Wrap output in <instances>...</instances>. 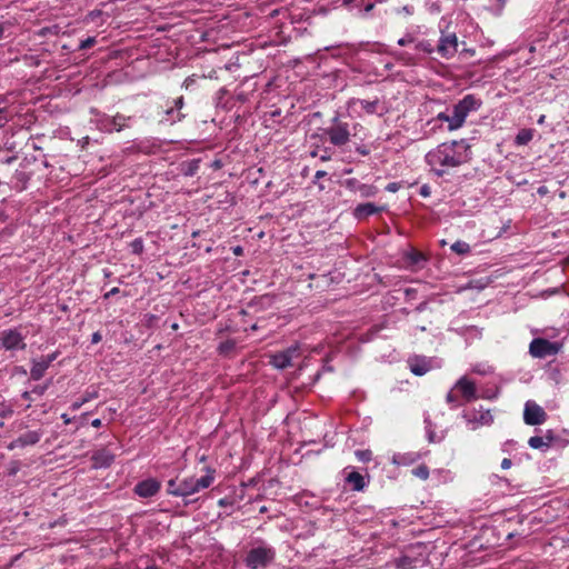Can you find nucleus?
Instances as JSON below:
<instances>
[{
    "label": "nucleus",
    "mask_w": 569,
    "mask_h": 569,
    "mask_svg": "<svg viewBox=\"0 0 569 569\" xmlns=\"http://www.w3.org/2000/svg\"><path fill=\"white\" fill-rule=\"evenodd\" d=\"M470 160V144L465 139L442 142L426 154L427 163L438 177Z\"/></svg>",
    "instance_id": "nucleus-1"
},
{
    "label": "nucleus",
    "mask_w": 569,
    "mask_h": 569,
    "mask_svg": "<svg viewBox=\"0 0 569 569\" xmlns=\"http://www.w3.org/2000/svg\"><path fill=\"white\" fill-rule=\"evenodd\" d=\"M480 107L481 101L477 99L475 96H465L452 108V113L450 116V126H448V130L456 131L460 129L465 124L469 113L472 111H477Z\"/></svg>",
    "instance_id": "nucleus-2"
},
{
    "label": "nucleus",
    "mask_w": 569,
    "mask_h": 569,
    "mask_svg": "<svg viewBox=\"0 0 569 569\" xmlns=\"http://www.w3.org/2000/svg\"><path fill=\"white\" fill-rule=\"evenodd\" d=\"M276 559V550L263 541L250 549L244 558V565L248 569H263L271 565Z\"/></svg>",
    "instance_id": "nucleus-3"
},
{
    "label": "nucleus",
    "mask_w": 569,
    "mask_h": 569,
    "mask_svg": "<svg viewBox=\"0 0 569 569\" xmlns=\"http://www.w3.org/2000/svg\"><path fill=\"white\" fill-rule=\"evenodd\" d=\"M214 480V470L211 468L207 469V473L200 478L190 477L183 480H180L181 485V497H187L193 495L201 489L209 488Z\"/></svg>",
    "instance_id": "nucleus-4"
},
{
    "label": "nucleus",
    "mask_w": 569,
    "mask_h": 569,
    "mask_svg": "<svg viewBox=\"0 0 569 569\" xmlns=\"http://www.w3.org/2000/svg\"><path fill=\"white\" fill-rule=\"evenodd\" d=\"M562 349V343L558 341H549L545 338H535L529 345V353L537 359H543L556 356Z\"/></svg>",
    "instance_id": "nucleus-5"
},
{
    "label": "nucleus",
    "mask_w": 569,
    "mask_h": 569,
    "mask_svg": "<svg viewBox=\"0 0 569 569\" xmlns=\"http://www.w3.org/2000/svg\"><path fill=\"white\" fill-rule=\"evenodd\" d=\"M325 134L333 146H345L350 139L349 124L335 118L332 124L325 129Z\"/></svg>",
    "instance_id": "nucleus-6"
},
{
    "label": "nucleus",
    "mask_w": 569,
    "mask_h": 569,
    "mask_svg": "<svg viewBox=\"0 0 569 569\" xmlns=\"http://www.w3.org/2000/svg\"><path fill=\"white\" fill-rule=\"evenodd\" d=\"M0 347L4 350H23L24 337L18 329H6L0 332Z\"/></svg>",
    "instance_id": "nucleus-7"
},
{
    "label": "nucleus",
    "mask_w": 569,
    "mask_h": 569,
    "mask_svg": "<svg viewBox=\"0 0 569 569\" xmlns=\"http://www.w3.org/2000/svg\"><path fill=\"white\" fill-rule=\"evenodd\" d=\"M547 420V413L542 407L529 400L525 405L523 421L529 426L542 425Z\"/></svg>",
    "instance_id": "nucleus-8"
},
{
    "label": "nucleus",
    "mask_w": 569,
    "mask_h": 569,
    "mask_svg": "<svg viewBox=\"0 0 569 569\" xmlns=\"http://www.w3.org/2000/svg\"><path fill=\"white\" fill-rule=\"evenodd\" d=\"M468 425H472V428H477L479 426H489L493 422V416L491 415L489 409H483L480 407L479 410H471L463 415Z\"/></svg>",
    "instance_id": "nucleus-9"
},
{
    "label": "nucleus",
    "mask_w": 569,
    "mask_h": 569,
    "mask_svg": "<svg viewBox=\"0 0 569 569\" xmlns=\"http://www.w3.org/2000/svg\"><path fill=\"white\" fill-rule=\"evenodd\" d=\"M58 352H52L47 356H42L40 359L32 360V367L30 369V378L34 381L40 380L50 365L57 359Z\"/></svg>",
    "instance_id": "nucleus-10"
},
{
    "label": "nucleus",
    "mask_w": 569,
    "mask_h": 569,
    "mask_svg": "<svg viewBox=\"0 0 569 569\" xmlns=\"http://www.w3.org/2000/svg\"><path fill=\"white\" fill-rule=\"evenodd\" d=\"M458 50V39L455 33L442 36L437 46V52L443 59L452 58Z\"/></svg>",
    "instance_id": "nucleus-11"
},
{
    "label": "nucleus",
    "mask_w": 569,
    "mask_h": 569,
    "mask_svg": "<svg viewBox=\"0 0 569 569\" xmlns=\"http://www.w3.org/2000/svg\"><path fill=\"white\" fill-rule=\"evenodd\" d=\"M161 489V483L154 478H149L142 481H139L134 488L133 492L141 498H151L156 496Z\"/></svg>",
    "instance_id": "nucleus-12"
},
{
    "label": "nucleus",
    "mask_w": 569,
    "mask_h": 569,
    "mask_svg": "<svg viewBox=\"0 0 569 569\" xmlns=\"http://www.w3.org/2000/svg\"><path fill=\"white\" fill-rule=\"evenodd\" d=\"M41 436H42V433L40 431H36V430L28 431V432L21 435L20 437H18L17 439H14L13 441H11L8 446V449L13 450L16 448L33 446L40 441Z\"/></svg>",
    "instance_id": "nucleus-13"
},
{
    "label": "nucleus",
    "mask_w": 569,
    "mask_h": 569,
    "mask_svg": "<svg viewBox=\"0 0 569 569\" xmlns=\"http://www.w3.org/2000/svg\"><path fill=\"white\" fill-rule=\"evenodd\" d=\"M91 460L94 469L108 468L113 462L114 455L107 448H102L92 453Z\"/></svg>",
    "instance_id": "nucleus-14"
},
{
    "label": "nucleus",
    "mask_w": 569,
    "mask_h": 569,
    "mask_svg": "<svg viewBox=\"0 0 569 569\" xmlns=\"http://www.w3.org/2000/svg\"><path fill=\"white\" fill-rule=\"evenodd\" d=\"M455 389H458L467 402L477 399V389L475 382L461 377L455 385Z\"/></svg>",
    "instance_id": "nucleus-15"
},
{
    "label": "nucleus",
    "mask_w": 569,
    "mask_h": 569,
    "mask_svg": "<svg viewBox=\"0 0 569 569\" xmlns=\"http://www.w3.org/2000/svg\"><path fill=\"white\" fill-rule=\"evenodd\" d=\"M556 437L552 430H548L543 437L533 436L529 438L528 445L532 449H538L546 451L550 448L551 443L555 441Z\"/></svg>",
    "instance_id": "nucleus-16"
},
{
    "label": "nucleus",
    "mask_w": 569,
    "mask_h": 569,
    "mask_svg": "<svg viewBox=\"0 0 569 569\" xmlns=\"http://www.w3.org/2000/svg\"><path fill=\"white\" fill-rule=\"evenodd\" d=\"M356 103H358L368 114L378 113L379 116H382L388 111L387 108L380 102L379 98H375L373 100L358 99Z\"/></svg>",
    "instance_id": "nucleus-17"
},
{
    "label": "nucleus",
    "mask_w": 569,
    "mask_h": 569,
    "mask_svg": "<svg viewBox=\"0 0 569 569\" xmlns=\"http://www.w3.org/2000/svg\"><path fill=\"white\" fill-rule=\"evenodd\" d=\"M408 362L415 376H423L431 369L430 362L425 357L410 358Z\"/></svg>",
    "instance_id": "nucleus-18"
},
{
    "label": "nucleus",
    "mask_w": 569,
    "mask_h": 569,
    "mask_svg": "<svg viewBox=\"0 0 569 569\" xmlns=\"http://www.w3.org/2000/svg\"><path fill=\"white\" fill-rule=\"evenodd\" d=\"M382 210V208L377 207L375 203L367 202L358 204L353 211V214L357 219H363L375 213H378Z\"/></svg>",
    "instance_id": "nucleus-19"
},
{
    "label": "nucleus",
    "mask_w": 569,
    "mask_h": 569,
    "mask_svg": "<svg viewBox=\"0 0 569 569\" xmlns=\"http://www.w3.org/2000/svg\"><path fill=\"white\" fill-rule=\"evenodd\" d=\"M271 305V298L268 296L260 297L259 299L252 301L248 305L247 309L241 310V315L247 316H256L262 307H267Z\"/></svg>",
    "instance_id": "nucleus-20"
},
{
    "label": "nucleus",
    "mask_w": 569,
    "mask_h": 569,
    "mask_svg": "<svg viewBox=\"0 0 569 569\" xmlns=\"http://www.w3.org/2000/svg\"><path fill=\"white\" fill-rule=\"evenodd\" d=\"M293 351L287 350L276 353L271 358V365L278 369H284L291 366Z\"/></svg>",
    "instance_id": "nucleus-21"
},
{
    "label": "nucleus",
    "mask_w": 569,
    "mask_h": 569,
    "mask_svg": "<svg viewBox=\"0 0 569 569\" xmlns=\"http://www.w3.org/2000/svg\"><path fill=\"white\" fill-rule=\"evenodd\" d=\"M346 481L352 486V489L356 490V491H361L365 489L366 487V481H365V478L363 476H361L359 472L357 471H352L350 472L347 478H346Z\"/></svg>",
    "instance_id": "nucleus-22"
},
{
    "label": "nucleus",
    "mask_w": 569,
    "mask_h": 569,
    "mask_svg": "<svg viewBox=\"0 0 569 569\" xmlns=\"http://www.w3.org/2000/svg\"><path fill=\"white\" fill-rule=\"evenodd\" d=\"M130 118L128 117H124L122 114H116L114 117H112V119L110 120V123L108 124L109 128H108V131H121L123 128L127 127V121L129 120Z\"/></svg>",
    "instance_id": "nucleus-23"
},
{
    "label": "nucleus",
    "mask_w": 569,
    "mask_h": 569,
    "mask_svg": "<svg viewBox=\"0 0 569 569\" xmlns=\"http://www.w3.org/2000/svg\"><path fill=\"white\" fill-rule=\"evenodd\" d=\"M397 569H413L417 563V559L409 556H401L392 562Z\"/></svg>",
    "instance_id": "nucleus-24"
},
{
    "label": "nucleus",
    "mask_w": 569,
    "mask_h": 569,
    "mask_svg": "<svg viewBox=\"0 0 569 569\" xmlns=\"http://www.w3.org/2000/svg\"><path fill=\"white\" fill-rule=\"evenodd\" d=\"M237 342L233 339H228L226 341L220 342V345L218 346L219 355L224 357L230 356L234 351Z\"/></svg>",
    "instance_id": "nucleus-25"
},
{
    "label": "nucleus",
    "mask_w": 569,
    "mask_h": 569,
    "mask_svg": "<svg viewBox=\"0 0 569 569\" xmlns=\"http://www.w3.org/2000/svg\"><path fill=\"white\" fill-rule=\"evenodd\" d=\"M533 132L531 129H521L516 136V143L518 146H525L532 140Z\"/></svg>",
    "instance_id": "nucleus-26"
},
{
    "label": "nucleus",
    "mask_w": 569,
    "mask_h": 569,
    "mask_svg": "<svg viewBox=\"0 0 569 569\" xmlns=\"http://www.w3.org/2000/svg\"><path fill=\"white\" fill-rule=\"evenodd\" d=\"M180 489H181V485H180V481L176 478V479H170L168 481V493L171 495V496H176V497H181V492H180Z\"/></svg>",
    "instance_id": "nucleus-27"
},
{
    "label": "nucleus",
    "mask_w": 569,
    "mask_h": 569,
    "mask_svg": "<svg viewBox=\"0 0 569 569\" xmlns=\"http://www.w3.org/2000/svg\"><path fill=\"white\" fill-rule=\"evenodd\" d=\"M411 472L421 480H427L429 478V468L423 463L413 468Z\"/></svg>",
    "instance_id": "nucleus-28"
},
{
    "label": "nucleus",
    "mask_w": 569,
    "mask_h": 569,
    "mask_svg": "<svg viewBox=\"0 0 569 569\" xmlns=\"http://www.w3.org/2000/svg\"><path fill=\"white\" fill-rule=\"evenodd\" d=\"M451 250L458 254H467L470 252V246L465 241H456L451 246Z\"/></svg>",
    "instance_id": "nucleus-29"
},
{
    "label": "nucleus",
    "mask_w": 569,
    "mask_h": 569,
    "mask_svg": "<svg viewBox=\"0 0 569 569\" xmlns=\"http://www.w3.org/2000/svg\"><path fill=\"white\" fill-rule=\"evenodd\" d=\"M416 49L418 51H422V52L428 53V54H430V53H432L435 51L433 46L430 42H428V41H419L416 44Z\"/></svg>",
    "instance_id": "nucleus-30"
},
{
    "label": "nucleus",
    "mask_w": 569,
    "mask_h": 569,
    "mask_svg": "<svg viewBox=\"0 0 569 569\" xmlns=\"http://www.w3.org/2000/svg\"><path fill=\"white\" fill-rule=\"evenodd\" d=\"M130 248H131L132 253L141 254L143 252V241H142V239L141 238L134 239L130 243Z\"/></svg>",
    "instance_id": "nucleus-31"
},
{
    "label": "nucleus",
    "mask_w": 569,
    "mask_h": 569,
    "mask_svg": "<svg viewBox=\"0 0 569 569\" xmlns=\"http://www.w3.org/2000/svg\"><path fill=\"white\" fill-rule=\"evenodd\" d=\"M356 457L359 461L368 462L371 460L372 453L370 450H357Z\"/></svg>",
    "instance_id": "nucleus-32"
},
{
    "label": "nucleus",
    "mask_w": 569,
    "mask_h": 569,
    "mask_svg": "<svg viewBox=\"0 0 569 569\" xmlns=\"http://www.w3.org/2000/svg\"><path fill=\"white\" fill-rule=\"evenodd\" d=\"M49 385L50 381L46 382L44 385H38L31 390V393L41 397L46 393L47 389L49 388Z\"/></svg>",
    "instance_id": "nucleus-33"
},
{
    "label": "nucleus",
    "mask_w": 569,
    "mask_h": 569,
    "mask_svg": "<svg viewBox=\"0 0 569 569\" xmlns=\"http://www.w3.org/2000/svg\"><path fill=\"white\" fill-rule=\"evenodd\" d=\"M360 192L363 197H371L376 194L377 189L373 186L362 184L360 187Z\"/></svg>",
    "instance_id": "nucleus-34"
},
{
    "label": "nucleus",
    "mask_w": 569,
    "mask_h": 569,
    "mask_svg": "<svg viewBox=\"0 0 569 569\" xmlns=\"http://www.w3.org/2000/svg\"><path fill=\"white\" fill-rule=\"evenodd\" d=\"M96 42H97V40L94 37H89L80 42L79 49L80 50L89 49V48L93 47L96 44Z\"/></svg>",
    "instance_id": "nucleus-35"
},
{
    "label": "nucleus",
    "mask_w": 569,
    "mask_h": 569,
    "mask_svg": "<svg viewBox=\"0 0 569 569\" xmlns=\"http://www.w3.org/2000/svg\"><path fill=\"white\" fill-rule=\"evenodd\" d=\"M98 398V391L97 390H92V391H89L87 390L82 397V402H89L90 400L92 399H96Z\"/></svg>",
    "instance_id": "nucleus-36"
},
{
    "label": "nucleus",
    "mask_w": 569,
    "mask_h": 569,
    "mask_svg": "<svg viewBox=\"0 0 569 569\" xmlns=\"http://www.w3.org/2000/svg\"><path fill=\"white\" fill-rule=\"evenodd\" d=\"M450 116L451 114H448L446 112H440L437 114L435 120L448 122V126H450Z\"/></svg>",
    "instance_id": "nucleus-37"
},
{
    "label": "nucleus",
    "mask_w": 569,
    "mask_h": 569,
    "mask_svg": "<svg viewBox=\"0 0 569 569\" xmlns=\"http://www.w3.org/2000/svg\"><path fill=\"white\" fill-rule=\"evenodd\" d=\"M412 42H413V37L409 36V34L406 36L405 38H401L398 40V44L401 47L407 46Z\"/></svg>",
    "instance_id": "nucleus-38"
},
{
    "label": "nucleus",
    "mask_w": 569,
    "mask_h": 569,
    "mask_svg": "<svg viewBox=\"0 0 569 569\" xmlns=\"http://www.w3.org/2000/svg\"><path fill=\"white\" fill-rule=\"evenodd\" d=\"M21 397H22L24 400L29 401V403L27 405V409H28V408H30V407H31V402L33 401V398H32V393H31V391H23V392H22V395H21Z\"/></svg>",
    "instance_id": "nucleus-39"
},
{
    "label": "nucleus",
    "mask_w": 569,
    "mask_h": 569,
    "mask_svg": "<svg viewBox=\"0 0 569 569\" xmlns=\"http://www.w3.org/2000/svg\"><path fill=\"white\" fill-rule=\"evenodd\" d=\"M400 189V184L398 182H391L387 184L386 190L389 192H396Z\"/></svg>",
    "instance_id": "nucleus-40"
},
{
    "label": "nucleus",
    "mask_w": 569,
    "mask_h": 569,
    "mask_svg": "<svg viewBox=\"0 0 569 569\" xmlns=\"http://www.w3.org/2000/svg\"><path fill=\"white\" fill-rule=\"evenodd\" d=\"M101 339H102L101 333L97 331V332H94V333L92 335V337H91V342H92V343H98V342H100V341H101Z\"/></svg>",
    "instance_id": "nucleus-41"
},
{
    "label": "nucleus",
    "mask_w": 569,
    "mask_h": 569,
    "mask_svg": "<svg viewBox=\"0 0 569 569\" xmlns=\"http://www.w3.org/2000/svg\"><path fill=\"white\" fill-rule=\"evenodd\" d=\"M512 462L509 458H505L502 461H501V468L507 470L511 467Z\"/></svg>",
    "instance_id": "nucleus-42"
},
{
    "label": "nucleus",
    "mask_w": 569,
    "mask_h": 569,
    "mask_svg": "<svg viewBox=\"0 0 569 569\" xmlns=\"http://www.w3.org/2000/svg\"><path fill=\"white\" fill-rule=\"evenodd\" d=\"M420 194L428 197L430 194V188L427 184H423L420 189Z\"/></svg>",
    "instance_id": "nucleus-43"
},
{
    "label": "nucleus",
    "mask_w": 569,
    "mask_h": 569,
    "mask_svg": "<svg viewBox=\"0 0 569 569\" xmlns=\"http://www.w3.org/2000/svg\"><path fill=\"white\" fill-rule=\"evenodd\" d=\"M118 292L119 288L114 287L104 295V299H109L110 297L117 295Z\"/></svg>",
    "instance_id": "nucleus-44"
},
{
    "label": "nucleus",
    "mask_w": 569,
    "mask_h": 569,
    "mask_svg": "<svg viewBox=\"0 0 569 569\" xmlns=\"http://www.w3.org/2000/svg\"><path fill=\"white\" fill-rule=\"evenodd\" d=\"M84 403H86V402H82V399H81V400H79V401H76V402H73V403L71 405V409H72L73 411H76V410L80 409Z\"/></svg>",
    "instance_id": "nucleus-45"
},
{
    "label": "nucleus",
    "mask_w": 569,
    "mask_h": 569,
    "mask_svg": "<svg viewBox=\"0 0 569 569\" xmlns=\"http://www.w3.org/2000/svg\"><path fill=\"white\" fill-rule=\"evenodd\" d=\"M198 168V164L197 162H194L193 164H190L188 171L186 172L187 176H192L194 173V171L197 170Z\"/></svg>",
    "instance_id": "nucleus-46"
},
{
    "label": "nucleus",
    "mask_w": 569,
    "mask_h": 569,
    "mask_svg": "<svg viewBox=\"0 0 569 569\" xmlns=\"http://www.w3.org/2000/svg\"><path fill=\"white\" fill-rule=\"evenodd\" d=\"M183 106V97H179L178 99L174 100V107L177 109H181Z\"/></svg>",
    "instance_id": "nucleus-47"
},
{
    "label": "nucleus",
    "mask_w": 569,
    "mask_h": 569,
    "mask_svg": "<svg viewBox=\"0 0 569 569\" xmlns=\"http://www.w3.org/2000/svg\"><path fill=\"white\" fill-rule=\"evenodd\" d=\"M61 419L63 420V422H64L66 425H69V423H71V421H72V420H71V418H70V417H68V415H67V413H62V415H61Z\"/></svg>",
    "instance_id": "nucleus-48"
},
{
    "label": "nucleus",
    "mask_w": 569,
    "mask_h": 569,
    "mask_svg": "<svg viewBox=\"0 0 569 569\" xmlns=\"http://www.w3.org/2000/svg\"><path fill=\"white\" fill-rule=\"evenodd\" d=\"M101 425H102V422L99 418L91 421V426L94 428H99V427H101Z\"/></svg>",
    "instance_id": "nucleus-49"
},
{
    "label": "nucleus",
    "mask_w": 569,
    "mask_h": 569,
    "mask_svg": "<svg viewBox=\"0 0 569 569\" xmlns=\"http://www.w3.org/2000/svg\"><path fill=\"white\" fill-rule=\"evenodd\" d=\"M447 401H448L449 403H453V402L456 401V397H455V395H453L452 392H449V393L447 395Z\"/></svg>",
    "instance_id": "nucleus-50"
},
{
    "label": "nucleus",
    "mask_w": 569,
    "mask_h": 569,
    "mask_svg": "<svg viewBox=\"0 0 569 569\" xmlns=\"http://www.w3.org/2000/svg\"><path fill=\"white\" fill-rule=\"evenodd\" d=\"M11 415H12V410L11 409H6V410H2L0 412L1 417H8V416H11Z\"/></svg>",
    "instance_id": "nucleus-51"
},
{
    "label": "nucleus",
    "mask_w": 569,
    "mask_h": 569,
    "mask_svg": "<svg viewBox=\"0 0 569 569\" xmlns=\"http://www.w3.org/2000/svg\"><path fill=\"white\" fill-rule=\"evenodd\" d=\"M326 174H327L326 171L319 170V171L316 172L315 177L317 179H320V178L325 177Z\"/></svg>",
    "instance_id": "nucleus-52"
},
{
    "label": "nucleus",
    "mask_w": 569,
    "mask_h": 569,
    "mask_svg": "<svg viewBox=\"0 0 569 569\" xmlns=\"http://www.w3.org/2000/svg\"><path fill=\"white\" fill-rule=\"evenodd\" d=\"M435 437H436V435H435V432H433V431H429V432H428V439H429V441H430V442H435V441H436V440H435Z\"/></svg>",
    "instance_id": "nucleus-53"
},
{
    "label": "nucleus",
    "mask_w": 569,
    "mask_h": 569,
    "mask_svg": "<svg viewBox=\"0 0 569 569\" xmlns=\"http://www.w3.org/2000/svg\"><path fill=\"white\" fill-rule=\"evenodd\" d=\"M375 7V3H368L366 7H365V12H370Z\"/></svg>",
    "instance_id": "nucleus-54"
},
{
    "label": "nucleus",
    "mask_w": 569,
    "mask_h": 569,
    "mask_svg": "<svg viewBox=\"0 0 569 569\" xmlns=\"http://www.w3.org/2000/svg\"><path fill=\"white\" fill-rule=\"evenodd\" d=\"M538 192H539L540 194L546 193V188H545V187L539 188V189H538Z\"/></svg>",
    "instance_id": "nucleus-55"
},
{
    "label": "nucleus",
    "mask_w": 569,
    "mask_h": 569,
    "mask_svg": "<svg viewBox=\"0 0 569 569\" xmlns=\"http://www.w3.org/2000/svg\"><path fill=\"white\" fill-rule=\"evenodd\" d=\"M353 1H355V0H343V4L349 6V4H351Z\"/></svg>",
    "instance_id": "nucleus-56"
},
{
    "label": "nucleus",
    "mask_w": 569,
    "mask_h": 569,
    "mask_svg": "<svg viewBox=\"0 0 569 569\" xmlns=\"http://www.w3.org/2000/svg\"><path fill=\"white\" fill-rule=\"evenodd\" d=\"M240 252H241V248H240V247H237V248L234 249V253H236V254H239Z\"/></svg>",
    "instance_id": "nucleus-57"
},
{
    "label": "nucleus",
    "mask_w": 569,
    "mask_h": 569,
    "mask_svg": "<svg viewBox=\"0 0 569 569\" xmlns=\"http://www.w3.org/2000/svg\"><path fill=\"white\" fill-rule=\"evenodd\" d=\"M144 569H159V568L157 566L152 565V566L146 567Z\"/></svg>",
    "instance_id": "nucleus-58"
},
{
    "label": "nucleus",
    "mask_w": 569,
    "mask_h": 569,
    "mask_svg": "<svg viewBox=\"0 0 569 569\" xmlns=\"http://www.w3.org/2000/svg\"><path fill=\"white\" fill-rule=\"evenodd\" d=\"M2 33H3V24L0 23V38L2 37Z\"/></svg>",
    "instance_id": "nucleus-59"
},
{
    "label": "nucleus",
    "mask_w": 569,
    "mask_h": 569,
    "mask_svg": "<svg viewBox=\"0 0 569 569\" xmlns=\"http://www.w3.org/2000/svg\"><path fill=\"white\" fill-rule=\"evenodd\" d=\"M251 329H252V330H257V323H253V325L251 326Z\"/></svg>",
    "instance_id": "nucleus-60"
},
{
    "label": "nucleus",
    "mask_w": 569,
    "mask_h": 569,
    "mask_svg": "<svg viewBox=\"0 0 569 569\" xmlns=\"http://www.w3.org/2000/svg\"><path fill=\"white\" fill-rule=\"evenodd\" d=\"M219 503H220L221 506H223V505H224V500H223V499H221V500L219 501Z\"/></svg>",
    "instance_id": "nucleus-61"
},
{
    "label": "nucleus",
    "mask_w": 569,
    "mask_h": 569,
    "mask_svg": "<svg viewBox=\"0 0 569 569\" xmlns=\"http://www.w3.org/2000/svg\"><path fill=\"white\" fill-rule=\"evenodd\" d=\"M545 116L539 119V122H543Z\"/></svg>",
    "instance_id": "nucleus-62"
}]
</instances>
